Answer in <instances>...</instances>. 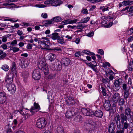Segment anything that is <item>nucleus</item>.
Here are the masks:
<instances>
[{
	"label": "nucleus",
	"instance_id": "29",
	"mask_svg": "<svg viewBox=\"0 0 133 133\" xmlns=\"http://www.w3.org/2000/svg\"><path fill=\"white\" fill-rule=\"evenodd\" d=\"M132 3V1H125L122 2V5H123V6L131 4Z\"/></svg>",
	"mask_w": 133,
	"mask_h": 133
},
{
	"label": "nucleus",
	"instance_id": "23",
	"mask_svg": "<svg viewBox=\"0 0 133 133\" xmlns=\"http://www.w3.org/2000/svg\"><path fill=\"white\" fill-rule=\"evenodd\" d=\"M71 110L72 111L74 114L75 115H76L81 110L79 108H72L71 109Z\"/></svg>",
	"mask_w": 133,
	"mask_h": 133
},
{
	"label": "nucleus",
	"instance_id": "59",
	"mask_svg": "<svg viewBox=\"0 0 133 133\" xmlns=\"http://www.w3.org/2000/svg\"><path fill=\"white\" fill-rule=\"evenodd\" d=\"M42 17L43 18H46L48 17L47 14L46 13H43L41 15Z\"/></svg>",
	"mask_w": 133,
	"mask_h": 133
},
{
	"label": "nucleus",
	"instance_id": "28",
	"mask_svg": "<svg viewBox=\"0 0 133 133\" xmlns=\"http://www.w3.org/2000/svg\"><path fill=\"white\" fill-rule=\"evenodd\" d=\"M120 98L119 94L118 93H116L114 95L112 99L113 100H118Z\"/></svg>",
	"mask_w": 133,
	"mask_h": 133
},
{
	"label": "nucleus",
	"instance_id": "30",
	"mask_svg": "<svg viewBox=\"0 0 133 133\" xmlns=\"http://www.w3.org/2000/svg\"><path fill=\"white\" fill-rule=\"evenodd\" d=\"M101 89L102 91V93L103 96H105V98L108 97V95H107L105 89L104 87H101Z\"/></svg>",
	"mask_w": 133,
	"mask_h": 133
},
{
	"label": "nucleus",
	"instance_id": "34",
	"mask_svg": "<svg viewBox=\"0 0 133 133\" xmlns=\"http://www.w3.org/2000/svg\"><path fill=\"white\" fill-rule=\"evenodd\" d=\"M1 68L5 71H8L9 69V66L5 64L3 65Z\"/></svg>",
	"mask_w": 133,
	"mask_h": 133
},
{
	"label": "nucleus",
	"instance_id": "56",
	"mask_svg": "<svg viewBox=\"0 0 133 133\" xmlns=\"http://www.w3.org/2000/svg\"><path fill=\"white\" fill-rule=\"evenodd\" d=\"M40 38H35L34 39V41L36 42H38V44L41 42V41L40 40Z\"/></svg>",
	"mask_w": 133,
	"mask_h": 133
},
{
	"label": "nucleus",
	"instance_id": "36",
	"mask_svg": "<svg viewBox=\"0 0 133 133\" xmlns=\"http://www.w3.org/2000/svg\"><path fill=\"white\" fill-rule=\"evenodd\" d=\"M23 63H22L23 64L22 65H23V66H22V68H26L29 64V62L28 61L24 60L23 61Z\"/></svg>",
	"mask_w": 133,
	"mask_h": 133
},
{
	"label": "nucleus",
	"instance_id": "48",
	"mask_svg": "<svg viewBox=\"0 0 133 133\" xmlns=\"http://www.w3.org/2000/svg\"><path fill=\"white\" fill-rule=\"evenodd\" d=\"M102 11L103 12H104L109 10V7L107 6H103L102 9Z\"/></svg>",
	"mask_w": 133,
	"mask_h": 133
},
{
	"label": "nucleus",
	"instance_id": "7",
	"mask_svg": "<svg viewBox=\"0 0 133 133\" xmlns=\"http://www.w3.org/2000/svg\"><path fill=\"white\" fill-rule=\"evenodd\" d=\"M6 87L8 90L11 94H13L15 92L16 87L15 84H6Z\"/></svg>",
	"mask_w": 133,
	"mask_h": 133
},
{
	"label": "nucleus",
	"instance_id": "38",
	"mask_svg": "<svg viewBox=\"0 0 133 133\" xmlns=\"http://www.w3.org/2000/svg\"><path fill=\"white\" fill-rule=\"evenodd\" d=\"M128 70L129 71H132L133 70V64L131 62L129 63L128 65Z\"/></svg>",
	"mask_w": 133,
	"mask_h": 133
},
{
	"label": "nucleus",
	"instance_id": "6",
	"mask_svg": "<svg viewBox=\"0 0 133 133\" xmlns=\"http://www.w3.org/2000/svg\"><path fill=\"white\" fill-rule=\"evenodd\" d=\"M53 70H60L62 69V63L58 59H56L54 63V65H52Z\"/></svg>",
	"mask_w": 133,
	"mask_h": 133
},
{
	"label": "nucleus",
	"instance_id": "50",
	"mask_svg": "<svg viewBox=\"0 0 133 133\" xmlns=\"http://www.w3.org/2000/svg\"><path fill=\"white\" fill-rule=\"evenodd\" d=\"M113 23L112 22H110L108 24L104 25V27L107 28L110 27L112 25Z\"/></svg>",
	"mask_w": 133,
	"mask_h": 133
},
{
	"label": "nucleus",
	"instance_id": "39",
	"mask_svg": "<svg viewBox=\"0 0 133 133\" xmlns=\"http://www.w3.org/2000/svg\"><path fill=\"white\" fill-rule=\"evenodd\" d=\"M34 6L36 7L39 8H44L47 7V6L46 5L43 4H37Z\"/></svg>",
	"mask_w": 133,
	"mask_h": 133
},
{
	"label": "nucleus",
	"instance_id": "31",
	"mask_svg": "<svg viewBox=\"0 0 133 133\" xmlns=\"http://www.w3.org/2000/svg\"><path fill=\"white\" fill-rule=\"evenodd\" d=\"M48 50H53V51H62V49L59 46L57 47L53 48H49Z\"/></svg>",
	"mask_w": 133,
	"mask_h": 133
},
{
	"label": "nucleus",
	"instance_id": "33",
	"mask_svg": "<svg viewBox=\"0 0 133 133\" xmlns=\"http://www.w3.org/2000/svg\"><path fill=\"white\" fill-rule=\"evenodd\" d=\"M62 1L60 0L54 1V6H57L59 5L62 3Z\"/></svg>",
	"mask_w": 133,
	"mask_h": 133
},
{
	"label": "nucleus",
	"instance_id": "2",
	"mask_svg": "<svg viewBox=\"0 0 133 133\" xmlns=\"http://www.w3.org/2000/svg\"><path fill=\"white\" fill-rule=\"evenodd\" d=\"M38 66L39 69L44 72L45 75H47L49 73L48 65L46 62L45 59L43 58H39L38 60Z\"/></svg>",
	"mask_w": 133,
	"mask_h": 133
},
{
	"label": "nucleus",
	"instance_id": "57",
	"mask_svg": "<svg viewBox=\"0 0 133 133\" xmlns=\"http://www.w3.org/2000/svg\"><path fill=\"white\" fill-rule=\"evenodd\" d=\"M133 41V37L130 36L128 38V42H130Z\"/></svg>",
	"mask_w": 133,
	"mask_h": 133
},
{
	"label": "nucleus",
	"instance_id": "17",
	"mask_svg": "<svg viewBox=\"0 0 133 133\" xmlns=\"http://www.w3.org/2000/svg\"><path fill=\"white\" fill-rule=\"evenodd\" d=\"M103 105L104 108L106 111H108L109 110L111 106L109 100H105Z\"/></svg>",
	"mask_w": 133,
	"mask_h": 133
},
{
	"label": "nucleus",
	"instance_id": "62",
	"mask_svg": "<svg viewBox=\"0 0 133 133\" xmlns=\"http://www.w3.org/2000/svg\"><path fill=\"white\" fill-rule=\"evenodd\" d=\"M6 2L10 3L17 1L18 0H5Z\"/></svg>",
	"mask_w": 133,
	"mask_h": 133
},
{
	"label": "nucleus",
	"instance_id": "19",
	"mask_svg": "<svg viewBox=\"0 0 133 133\" xmlns=\"http://www.w3.org/2000/svg\"><path fill=\"white\" fill-rule=\"evenodd\" d=\"M87 64L88 66L91 68L95 72L97 71V68H96L97 66L96 63L95 62V64L90 63H87Z\"/></svg>",
	"mask_w": 133,
	"mask_h": 133
},
{
	"label": "nucleus",
	"instance_id": "27",
	"mask_svg": "<svg viewBox=\"0 0 133 133\" xmlns=\"http://www.w3.org/2000/svg\"><path fill=\"white\" fill-rule=\"evenodd\" d=\"M123 11L127 10L128 12L133 14V6L130 7V8L126 7L124 9H123Z\"/></svg>",
	"mask_w": 133,
	"mask_h": 133
},
{
	"label": "nucleus",
	"instance_id": "58",
	"mask_svg": "<svg viewBox=\"0 0 133 133\" xmlns=\"http://www.w3.org/2000/svg\"><path fill=\"white\" fill-rule=\"evenodd\" d=\"M49 5L51 6H54V0H49Z\"/></svg>",
	"mask_w": 133,
	"mask_h": 133
},
{
	"label": "nucleus",
	"instance_id": "35",
	"mask_svg": "<svg viewBox=\"0 0 133 133\" xmlns=\"http://www.w3.org/2000/svg\"><path fill=\"white\" fill-rule=\"evenodd\" d=\"M82 52L87 55H93L94 53L90 52L89 50H83Z\"/></svg>",
	"mask_w": 133,
	"mask_h": 133
},
{
	"label": "nucleus",
	"instance_id": "24",
	"mask_svg": "<svg viewBox=\"0 0 133 133\" xmlns=\"http://www.w3.org/2000/svg\"><path fill=\"white\" fill-rule=\"evenodd\" d=\"M78 24L76 27V28L77 29H83V28L86 27L85 25L81 23L80 22L78 23Z\"/></svg>",
	"mask_w": 133,
	"mask_h": 133
},
{
	"label": "nucleus",
	"instance_id": "14",
	"mask_svg": "<svg viewBox=\"0 0 133 133\" xmlns=\"http://www.w3.org/2000/svg\"><path fill=\"white\" fill-rule=\"evenodd\" d=\"M92 115H94L96 117L101 118L103 116V112L101 110H98L94 111L92 112Z\"/></svg>",
	"mask_w": 133,
	"mask_h": 133
},
{
	"label": "nucleus",
	"instance_id": "22",
	"mask_svg": "<svg viewBox=\"0 0 133 133\" xmlns=\"http://www.w3.org/2000/svg\"><path fill=\"white\" fill-rule=\"evenodd\" d=\"M59 38L60 37L59 36L58 33L55 32L52 34L51 38L52 39L54 40L57 39Z\"/></svg>",
	"mask_w": 133,
	"mask_h": 133
},
{
	"label": "nucleus",
	"instance_id": "37",
	"mask_svg": "<svg viewBox=\"0 0 133 133\" xmlns=\"http://www.w3.org/2000/svg\"><path fill=\"white\" fill-rule=\"evenodd\" d=\"M10 50H12L13 52H17L19 50V48L16 46L11 47L10 48Z\"/></svg>",
	"mask_w": 133,
	"mask_h": 133
},
{
	"label": "nucleus",
	"instance_id": "63",
	"mask_svg": "<svg viewBox=\"0 0 133 133\" xmlns=\"http://www.w3.org/2000/svg\"><path fill=\"white\" fill-rule=\"evenodd\" d=\"M23 32L22 31L18 30L17 31V34L19 36L22 35L23 34Z\"/></svg>",
	"mask_w": 133,
	"mask_h": 133
},
{
	"label": "nucleus",
	"instance_id": "18",
	"mask_svg": "<svg viewBox=\"0 0 133 133\" xmlns=\"http://www.w3.org/2000/svg\"><path fill=\"white\" fill-rule=\"evenodd\" d=\"M62 62L65 66H68L70 63V60L69 58H64L62 59Z\"/></svg>",
	"mask_w": 133,
	"mask_h": 133
},
{
	"label": "nucleus",
	"instance_id": "46",
	"mask_svg": "<svg viewBox=\"0 0 133 133\" xmlns=\"http://www.w3.org/2000/svg\"><path fill=\"white\" fill-rule=\"evenodd\" d=\"M8 38V36H4L2 37L1 38H2V40L3 42H5L7 41V39Z\"/></svg>",
	"mask_w": 133,
	"mask_h": 133
},
{
	"label": "nucleus",
	"instance_id": "8",
	"mask_svg": "<svg viewBox=\"0 0 133 133\" xmlns=\"http://www.w3.org/2000/svg\"><path fill=\"white\" fill-rule=\"evenodd\" d=\"M122 91L124 92V97L125 99L127 98L129 96V89L128 88L127 84L124 83L122 85Z\"/></svg>",
	"mask_w": 133,
	"mask_h": 133
},
{
	"label": "nucleus",
	"instance_id": "26",
	"mask_svg": "<svg viewBox=\"0 0 133 133\" xmlns=\"http://www.w3.org/2000/svg\"><path fill=\"white\" fill-rule=\"evenodd\" d=\"M90 17H86L82 19L81 20V22L82 23H86L90 19Z\"/></svg>",
	"mask_w": 133,
	"mask_h": 133
},
{
	"label": "nucleus",
	"instance_id": "60",
	"mask_svg": "<svg viewBox=\"0 0 133 133\" xmlns=\"http://www.w3.org/2000/svg\"><path fill=\"white\" fill-rule=\"evenodd\" d=\"M17 41L16 40H13L11 43V44L13 45H14L17 44Z\"/></svg>",
	"mask_w": 133,
	"mask_h": 133
},
{
	"label": "nucleus",
	"instance_id": "53",
	"mask_svg": "<svg viewBox=\"0 0 133 133\" xmlns=\"http://www.w3.org/2000/svg\"><path fill=\"white\" fill-rule=\"evenodd\" d=\"M102 0H89V1L91 3H95L102 1Z\"/></svg>",
	"mask_w": 133,
	"mask_h": 133
},
{
	"label": "nucleus",
	"instance_id": "20",
	"mask_svg": "<svg viewBox=\"0 0 133 133\" xmlns=\"http://www.w3.org/2000/svg\"><path fill=\"white\" fill-rule=\"evenodd\" d=\"M8 96L4 92H0V99L4 100L7 99Z\"/></svg>",
	"mask_w": 133,
	"mask_h": 133
},
{
	"label": "nucleus",
	"instance_id": "55",
	"mask_svg": "<svg viewBox=\"0 0 133 133\" xmlns=\"http://www.w3.org/2000/svg\"><path fill=\"white\" fill-rule=\"evenodd\" d=\"M119 111L120 113H123L124 111V108L123 106H120L119 107Z\"/></svg>",
	"mask_w": 133,
	"mask_h": 133
},
{
	"label": "nucleus",
	"instance_id": "25",
	"mask_svg": "<svg viewBox=\"0 0 133 133\" xmlns=\"http://www.w3.org/2000/svg\"><path fill=\"white\" fill-rule=\"evenodd\" d=\"M51 19L52 22H59L61 21L62 20V19L61 17L59 16H57L54 17Z\"/></svg>",
	"mask_w": 133,
	"mask_h": 133
},
{
	"label": "nucleus",
	"instance_id": "9",
	"mask_svg": "<svg viewBox=\"0 0 133 133\" xmlns=\"http://www.w3.org/2000/svg\"><path fill=\"white\" fill-rule=\"evenodd\" d=\"M41 74L38 69H35L32 74L33 78L36 80H39L41 77Z\"/></svg>",
	"mask_w": 133,
	"mask_h": 133
},
{
	"label": "nucleus",
	"instance_id": "15",
	"mask_svg": "<svg viewBox=\"0 0 133 133\" xmlns=\"http://www.w3.org/2000/svg\"><path fill=\"white\" fill-rule=\"evenodd\" d=\"M56 55L53 53H50L48 54L46 56L47 59L51 62L54 61L56 58Z\"/></svg>",
	"mask_w": 133,
	"mask_h": 133
},
{
	"label": "nucleus",
	"instance_id": "40",
	"mask_svg": "<svg viewBox=\"0 0 133 133\" xmlns=\"http://www.w3.org/2000/svg\"><path fill=\"white\" fill-rule=\"evenodd\" d=\"M113 85L120 87V82L119 80H115Z\"/></svg>",
	"mask_w": 133,
	"mask_h": 133
},
{
	"label": "nucleus",
	"instance_id": "5",
	"mask_svg": "<svg viewBox=\"0 0 133 133\" xmlns=\"http://www.w3.org/2000/svg\"><path fill=\"white\" fill-rule=\"evenodd\" d=\"M41 42L39 44L37 45L33 44V45L36 46L35 50H37L38 49H40L41 50H48L49 47V46L46 44V43L48 44V42H46L44 41H41Z\"/></svg>",
	"mask_w": 133,
	"mask_h": 133
},
{
	"label": "nucleus",
	"instance_id": "1",
	"mask_svg": "<svg viewBox=\"0 0 133 133\" xmlns=\"http://www.w3.org/2000/svg\"><path fill=\"white\" fill-rule=\"evenodd\" d=\"M114 122L118 129L116 133H124L125 129L128 128H132L133 127V123L132 122L127 124L121 122L120 116L118 115L116 116L114 118Z\"/></svg>",
	"mask_w": 133,
	"mask_h": 133
},
{
	"label": "nucleus",
	"instance_id": "44",
	"mask_svg": "<svg viewBox=\"0 0 133 133\" xmlns=\"http://www.w3.org/2000/svg\"><path fill=\"white\" fill-rule=\"evenodd\" d=\"M108 78H107L106 79L102 78V81L103 83L106 84L108 83L109 84V83L110 82V81H108Z\"/></svg>",
	"mask_w": 133,
	"mask_h": 133
},
{
	"label": "nucleus",
	"instance_id": "12",
	"mask_svg": "<svg viewBox=\"0 0 133 133\" xmlns=\"http://www.w3.org/2000/svg\"><path fill=\"white\" fill-rule=\"evenodd\" d=\"M78 21L77 19L72 20L71 19H68L63 21L62 23V24L65 25L68 24H72L76 23Z\"/></svg>",
	"mask_w": 133,
	"mask_h": 133
},
{
	"label": "nucleus",
	"instance_id": "61",
	"mask_svg": "<svg viewBox=\"0 0 133 133\" xmlns=\"http://www.w3.org/2000/svg\"><path fill=\"white\" fill-rule=\"evenodd\" d=\"M98 52L99 53H100L101 55H102L104 54V52L102 49H99L98 50Z\"/></svg>",
	"mask_w": 133,
	"mask_h": 133
},
{
	"label": "nucleus",
	"instance_id": "42",
	"mask_svg": "<svg viewBox=\"0 0 133 133\" xmlns=\"http://www.w3.org/2000/svg\"><path fill=\"white\" fill-rule=\"evenodd\" d=\"M119 87L113 85L112 89L114 91L117 92L119 90Z\"/></svg>",
	"mask_w": 133,
	"mask_h": 133
},
{
	"label": "nucleus",
	"instance_id": "54",
	"mask_svg": "<svg viewBox=\"0 0 133 133\" xmlns=\"http://www.w3.org/2000/svg\"><path fill=\"white\" fill-rule=\"evenodd\" d=\"M82 13L83 14H88V11L87 9H83L81 11Z\"/></svg>",
	"mask_w": 133,
	"mask_h": 133
},
{
	"label": "nucleus",
	"instance_id": "64",
	"mask_svg": "<svg viewBox=\"0 0 133 133\" xmlns=\"http://www.w3.org/2000/svg\"><path fill=\"white\" fill-rule=\"evenodd\" d=\"M106 72L107 73L110 74L111 75H113L114 74L113 72L111 70H109V71H106Z\"/></svg>",
	"mask_w": 133,
	"mask_h": 133
},
{
	"label": "nucleus",
	"instance_id": "10",
	"mask_svg": "<svg viewBox=\"0 0 133 133\" xmlns=\"http://www.w3.org/2000/svg\"><path fill=\"white\" fill-rule=\"evenodd\" d=\"M34 107H32L30 110L32 114H33L35 112H37L40 109L39 105L38 103L35 102L34 103Z\"/></svg>",
	"mask_w": 133,
	"mask_h": 133
},
{
	"label": "nucleus",
	"instance_id": "4",
	"mask_svg": "<svg viewBox=\"0 0 133 133\" xmlns=\"http://www.w3.org/2000/svg\"><path fill=\"white\" fill-rule=\"evenodd\" d=\"M47 123V120L44 118H42L37 120L36 125L38 128L41 129L45 127Z\"/></svg>",
	"mask_w": 133,
	"mask_h": 133
},
{
	"label": "nucleus",
	"instance_id": "3",
	"mask_svg": "<svg viewBox=\"0 0 133 133\" xmlns=\"http://www.w3.org/2000/svg\"><path fill=\"white\" fill-rule=\"evenodd\" d=\"M131 109L128 107H127L125 109V114L121 113L120 114V117L121 118V122L127 124H129L127 121L128 119L131 118L132 116L131 114Z\"/></svg>",
	"mask_w": 133,
	"mask_h": 133
},
{
	"label": "nucleus",
	"instance_id": "49",
	"mask_svg": "<svg viewBox=\"0 0 133 133\" xmlns=\"http://www.w3.org/2000/svg\"><path fill=\"white\" fill-rule=\"evenodd\" d=\"M119 105L120 106H124V100H119Z\"/></svg>",
	"mask_w": 133,
	"mask_h": 133
},
{
	"label": "nucleus",
	"instance_id": "32",
	"mask_svg": "<svg viewBox=\"0 0 133 133\" xmlns=\"http://www.w3.org/2000/svg\"><path fill=\"white\" fill-rule=\"evenodd\" d=\"M57 131L58 133H64L63 128L61 126H60L57 128Z\"/></svg>",
	"mask_w": 133,
	"mask_h": 133
},
{
	"label": "nucleus",
	"instance_id": "45",
	"mask_svg": "<svg viewBox=\"0 0 133 133\" xmlns=\"http://www.w3.org/2000/svg\"><path fill=\"white\" fill-rule=\"evenodd\" d=\"M57 42L59 43L63 44L64 43V42L62 38H59L57 39Z\"/></svg>",
	"mask_w": 133,
	"mask_h": 133
},
{
	"label": "nucleus",
	"instance_id": "47",
	"mask_svg": "<svg viewBox=\"0 0 133 133\" xmlns=\"http://www.w3.org/2000/svg\"><path fill=\"white\" fill-rule=\"evenodd\" d=\"M94 34V32L93 31H92L86 34V36L90 37L93 36Z\"/></svg>",
	"mask_w": 133,
	"mask_h": 133
},
{
	"label": "nucleus",
	"instance_id": "21",
	"mask_svg": "<svg viewBox=\"0 0 133 133\" xmlns=\"http://www.w3.org/2000/svg\"><path fill=\"white\" fill-rule=\"evenodd\" d=\"M74 115V114L72 112V111H66L65 116L66 117L68 118L71 117L72 116Z\"/></svg>",
	"mask_w": 133,
	"mask_h": 133
},
{
	"label": "nucleus",
	"instance_id": "43",
	"mask_svg": "<svg viewBox=\"0 0 133 133\" xmlns=\"http://www.w3.org/2000/svg\"><path fill=\"white\" fill-rule=\"evenodd\" d=\"M3 5L4 6H10L14 8L15 7V5L13 3H5L3 4Z\"/></svg>",
	"mask_w": 133,
	"mask_h": 133
},
{
	"label": "nucleus",
	"instance_id": "41",
	"mask_svg": "<svg viewBox=\"0 0 133 133\" xmlns=\"http://www.w3.org/2000/svg\"><path fill=\"white\" fill-rule=\"evenodd\" d=\"M43 24H49L53 23L52 21L51 20L45 21L43 22Z\"/></svg>",
	"mask_w": 133,
	"mask_h": 133
},
{
	"label": "nucleus",
	"instance_id": "13",
	"mask_svg": "<svg viewBox=\"0 0 133 133\" xmlns=\"http://www.w3.org/2000/svg\"><path fill=\"white\" fill-rule=\"evenodd\" d=\"M13 76L12 75L10 74L6 77L5 78V81L6 83V84H13L12 83Z\"/></svg>",
	"mask_w": 133,
	"mask_h": 133
},
{
	"label": "nucleus",
	"instance_id": "51",
	"mask_svg": "<svg viewBox=\"0 0 133 133\" xmlns=\"http://www.w3.org/2000/svg\"><path fill=\"white\" fill-rule=\"evenodd\" d=\"M1 47L4 50H6L7 49V44H4L1 46Z\"/></svg>",
	"mask_w": 133,
	"mask_h": 133
},
{
	"label": "nucleus",
	"instance_id": "52",
	"mask_svg": "<svg viewBox=\"0 0 133 133\" xmlns=\"http://www.w3.org/2000/svg\"><path fill=\"white\" fill-rule=\"evenodd\" d=\"M33 44H32L30 43H28L26 46V48L28 49H31L32 48Z\"/></svg>",
	"mask_w": 133,
	"mask_h": 133
},
{
	"label": "nucleus",
	"instance_id": "11",
	"mask_svg": "<svg viewBox=\"0 0 133 133\" xmlns=\"http://www.w3.org/2000/svg\"><path fill=\"white\" fill-rule=\"evenodd\" d=\"M81 110L83 114L85 115L91 116L92 115V111L89 108H83Z\"/></svg>",
	"mask_w": 133,
	"mask_h": 133
},
{
	"label": "nucleus",
	"instance_id": "16",
	"mask_svg": "<svg viewBox=\"0 0 133 133\" xmlns=\"http://www.w3.org/2000/svg\"><path fill=\"white\" fill-rule=\"evenodd\" d=\"M108 132L110 133H114L115 130L114 124L111 123L109 125Z\"/></svg>",
	"mask_w": 133,
	"mask_h": 133
}]
</instances>
